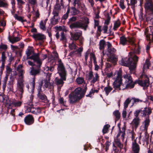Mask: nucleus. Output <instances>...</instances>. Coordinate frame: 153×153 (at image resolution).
Wrapping results in <instances>:
<instances>
[{"label":"nucleus","mask_w":153,"mask_h":153,"mask_svg":"<svg viewBox=\"0 0 153 153\" xmlns=\"http://www.w3.org/2000/svg\"><path fill=\"white\" fill-rule=\"evenodd\" d=\"M122 72L120 70L116 71L114 73V75L116 76V77L113 85L115 89H118L120 90H124L128 88H133L135 82H133L130 75L129 74H126L123 75V77L125 79V83L124 84L122 83Z\"/></svg>","instance_id":"nucleus-1"},{"label":"nucleus","mask_w":153,"mask_h":153,"mask_svg":"<svg viewBox=\"0 0 153 153\" xmlns=\"http://www.w3.org/2000/svg\"><path fill=\"white\" fill-rule=\"evenodd\" d=\"M138 59V57L136 55H134L133 58L122 59L120 61V64L122 65L128 67L130 73H132L136 69Z\"/></svg>","instance_id":"nucleus-2"},{"label":"nucleus","mask_w":153,"mask_h":153,"mask_svg":"<svg viewBox=\"0 0 153 153\" xmlns=\"http://www.w3.org/2000/svg\"><path fill=\"white\" fill-rule=\"evenodd\" d=\"M58 73L60 79H58V91L60 89L66 80L67 71L65 66L61 59L58 58Z\"/></svg>","instance_id":"nucleus-3"},{"label":"nucleus","mask_w":153,"mask_h":153,"mask_svg":"<svg viewBox=\"0 0 153 153\" xmlns=\"http://www.w3.org/2000/svg\"><path fill=\"white\" fill-rule=\"evenodd\" d=\"M84 95L80 88H76L75 90L69 95V102L71 104L75 103L79 101Z\"/></svg>","instance_id":"nucleus-4"},{"label":"nucleus","mask_w":153,"mask_h":153,"mask_svg":"<svg viewBox=\"0 0 153 153\" xmlns=\"http://www.w3.org/2000/svg\"><path fill=\"white\" fill-rule=\"evenodd\" d=\"M140 111L141 116L142 117H145V120L143 122L144 123V129L145 131H147L149 125L150 120L149 119V115L152 112V109L150 108L145 107L144 110L138 109Z\"/></svg>","instance_id":"nucleus-5"},{"label":"nucleus","mask_w":153,"mask_h":153,"mask_svg":"<svg viewBox=\"0 0 153 153\" xmlns=\"http://www.w3.org/2000/svg\"><path fill=\"white\" fill-rule=\"evenodd\" d=\"M119 132L117 135L116 138L114 140V143L120 149L121 151V150L123 149V144L121 143L120 142L119 137L121 136L123 141L124 140L125 136L126 134L125 131L126 130V126L125 125L121 129L120 127H119Z\"/></svg>","instance_id":"nucleus-6"},{"label":"nucleus","mask_w":153,"mask_h":153,"mask_svg":"<svg viewBox=\"0 0 153 153\" xmlns=\"http://www.w3.org/2000/svg\"><path fill=\"white\" fill-rule=\"evenodd\" d=\"M89 23L88 19L87 18H85L84 19V23L79 21L72 23L70 25V27L71 29L74 28H81L86 30L88 27V25Z\"/></svg>","instance_id":"nucleus-7"},{"label":"nucleus","mask_w":153,"mask_h":153,"mask_svg":"<svg viewBox=\"0 0 153 153\" xmlns=\"http://www.w3.org/2000/svg\"><path fill=\"white\" fill-rule=\"evenodd\" d=\"M149 30L146 29L145 32L146 36V40L149 41V42L147 45L146 50H149L150 48V46L151 43L153 42V26H150Z\"/></svg>","instance_id":"nucleus-8"},{"label":"nucleus","mask_w":153,"mask_h":153,"mask_svg":"<svg viewBox=\"0 0 153 153\" xmlns=\"http://www.w3.org/2000/svg\"><path fill=\"white\" fill-rule=\"evenodd\" d=\"M88 80L90 81L91 83L94 84L97 81H99V76L97 73L94 74H93V72L90 71L89 72L88 75L87 76Z\"/></svg>","instance_id":"nucleus-9"},{"label":"nucleus","mask_w":153,"mask_h":153,"mask_svg":"<svg viewBox=\"0 0 153 153\" xmlns=\"http://www.w3.org/2000/svg\"><path fill=\"white\" fill-rule=\"evenodd\" d=\"M40 71V69L39 68L35 69L33 67H32L31 68V71L30 72V74L31 75L34 76V77L32 78V82L31 83L33 90L34 89L35 85V76L39 74Z\"/></svg>","instance_id":"nucleus-10"},{"label":"nucleus","mask_w":153,"mask_h":153,"mask_svg":"<svg viewBox=\"0 0 153 153\" xmlns=\"http://www.w3.org/2000/svg\"><path fill=\"white\" fill-rule=\"evenodd\" d=\"M56 5L52 12L53 16L51 21V24L53 25L57 24V0H56Z\"/></svg>","instance_id":"nucleus-11"},{"label":"nucleus","mask_w":153,"mask_h":153,"mask_svg":"<svg viewBox=\"0 0 153 153\" xmlns=\"http://www.w3.org/2000/svg\"><path fill=\"white\" fill-rule=\"evenodd\" d=\"M140 111V110H136L134 113L135 117L133 120L132 123L133 125L135 126L136 128L138 127L140 123V119L138 117Z\"/></svg>","instance_id":"nucleus-12"},{"label":"nucleus","mask_w":153,"mask_h":153,"mask_svg":"<svg viewBox=\"0 0 153 153\" xmlns=\"http://www.w3.org/2000/svg\"><path fill=\"white\" fill-rule=\"evenodd\" d=\"M27 110L28 112H31L33 114L38 115L41 113L42 109L40 107L35 108L33 105L31 104L30 105L27 106Z\"/></svg>","instance_id":"nucleus-13"},{"label":"nucleus","mask_w":153,"mask_h":153,"mask_svg":"<svg viewBox=\"0 0 153 153\" xmlns=\"http://www.w3.org/2000/svg\"><path fill=\"white\" fill-rule=\"evenodd\" d=\"M29 59L33 60L34 62H36L37 64L36 65L37 68H40L42 65V62L39 57V54H35L30 56Z\"/></svg>","instance_id":"nucleus-14"},{"label":"nucleus","mask_w":153,"mask_h":153,"mask_svg":"<svg viewBox=\"0 0 153 153\" xmlns=\"http://www.w3.org/2000/svg\"><path fill=\"white\" fill-rule=\"evenodd\" d=\"M24 121L26 124L29 126L32 125L34 123V120L33 116L29 114L25 117Z\"/></svg>","instance_id":"nucleus-15"},{"label":"nucleus","mask_w":153,"mask_h":153,"mask_svg":"<svg viewBox=\"0 0 153 153\" xmlns=\"http://www.w3.org/2000/svg\"><path fill=\"white\" fill-rule=\"evenodd\" d=\"M37 96L40 102L45 103H47L48 102L47 96L42 92H38Z\"/></svg>","instance_id":"nucleus-16"},{"label":"nucleus","mask_w":153,"mask_h":153,"mask_svg":"<svg viewBox=\"0 0 153 153\" xmlns=\"http://www.w3.org/2000/svg\"><path fill=\"white\" fill-rule=\"evenodd\" d=\"M36 40H38L43 42L46 39V36L40 33L34 34L32 36Z\"/></svg>","instance_id":"nucleus-17"},{"label":"nucleus","mask_w":153,"mask_h":153,"mask_svg":"<svg viewBox=\"0 0 153 153\" xmlns=\"http://www.w3.org/2000/svg\"><path fill=\"white\" fill-rule=\"evenodd\" d=\"M137 83L140 86L147 87L150 84V82L149 78L147 76H145V78L143 80H139L137 81Z\"/></svg>","instance_id":"nucleus-18"},{"label":"nucleus","mask_w":153,"mask_h":153,"mask_svg":"<svg viewBox=\"0 0 153 153\" xmlns=\"http://www.w3.org/2000/svg\"><path fill=\"white\" fill-rule=\"evenodd\" d=\"M48 59H50V61H52V62H55V64L56 63V61L57 60V53L56 51L53 50L52 53L49 55Z\"/></svg>","instance_id":"nucleus-19"},{"label":"nucleus","mask_w":153,"mask_h":153,"mask_svg":"<svg viewBox=\"0 0 153 153\" xmlns=\"http://www.w3.org/2000/svg\"><path fill=\"white\" fill-rule=\"evenodd\" d=\"M132 148L133 153H139L140 150V146L137 143L136 140L132 143Z\"/></svg>","instance_id":"nucleus-20"},{"label":"nucleus","mask_w":153,"mask_h":153,"mask_svg":"<svg viewBox=\"0 0 153 153\" xmlns=\"http://www.w3.org/2000/svg\"><path fill=\"white\" fill-rule=\"evenodd\" d=\"M107 61L112 63L114 65H115L118 61L117 56L115 54H112L108 56Z\"/></svg>","instance_id":"nucleus-21"},{"label":"nucleus","mask_w":153,"mask_h":153,"mask_svg":"<svg viewBox=\"0 0 153 153\" xmlns=\"http://www.w3.org/2000/svg\"><path fill=\"white\" fill-rule=\"evenodd\" d=\"M145 7L147 10L153 12V4L152 0H145Z\"/></svg>","instance_id":"nucleus-22"},{"label":"nucleus","mask_w":153,"mask_h":153,"mask_svg":"<svg viewBox=\"0 0 153 153\" xmlns=\"http://www.w3.org/2000/svg\"><path fill=\"white\" fill-rule=\"evenodd\" d=\"M82 31L74 33H71V39L73 40L76 41L79 39V37L82 36Z\"/></svg>","instance_id":"nucleus-23"},{"label":"nucleus","mask_w":153,"mask_h":153,"mask_svg":"<svg viewBox=\"0 0 153 153\" xmlns=\"http://www.w3.org/2000/svg\"><path fill=\"white\" fill-rule=\"evenodd\" d=\"M22 79H21L18 82V87L19 90L21 92V95H22L24 92V85Z\"/></svg>","instance_id":"nucleus-24"},{"label":"nucleus","mask_w":153,"mask_h":153,"mask_svg":"<svg viewBox=\"0 0 153 153\" xmlns=\"http://www.w3.org/2000/svg\"><path fill=\"white\" fill-rule=\"evenodd\" d=\"M22 66L20 65L17 68V71L19 72V76L23 78L24 77L23 75L25 73V71L22 69Z\"/></svg>","instance_id":"nucleus-25"},{"label":"nucleus","mask_w":153,"mask_h":153,"mask_svg":"<svg viewBox=\"0 0 153 153\" xmlns=\"http://www.w3.org/2000/svg\"><path fill=\"white\" fill-rule=\"evenodd\" d=\"M127 39L125 36H123L120 37V44L122 45H125L127 44Z\"/></svg>","instance_id":"nucleus-26"},{"label":"nucleus","mask_w":153,"mask_h":153,"mask_svg":"<svg viewBox=\"0 0 153 153\" xmlns=\"http://www.w3.org/2000/svg\"><path fill=\"white\" fill-rule=\"evenodd\" d=\"M126 1L128 2V9H129V6L130 5L131 6V8L134 10L135 7V5L137 3V1L136 0H131L130 4H129L128 0H126Z\"/></svg>","instance_id":"nucleus-27"},{"label":"nucleus","mask_w":153,"mask_h":153,"mask_svg":"<svg viewBox=\"0 0 153 153\" xmlns=\"http://www.w3.org/2000/svg\"><path fill=\"white\" fill-rule=\"evenodd\" d=\"M113 90V88L109 85H107L104 88V91L105 92L107 96H108L109 93Z\"/></svg>","instance_id":"nucleus-28"},{"label":"nucleus","mask_w":153,"mask_h":153,"mask_svg":"<svg viewBox=\"0 0 153 153\" xmlns=\"http://www.w3.org/2000/svg\"><path fill=\"white\" fill-rule=\"evenodd\" d=\"M121 25L120 21L119 19H118L114 22V25L113 27V29L114 30H117Z\"/></svg>","instance_id":"nucleus-29"},{"label":"nucleus","mask_w":153,"mask_h":153,"mask_svg":"<svg viewBox=\"0 0 153 153\" xmlns=\"http://www.w3.org/2000/svg\"><path fill=\"white\" fill-rule=\"evenodd\" d=\"M150 62L149 61V59H147L145 61V63L143 65V71H144V70L146 68H149V66L150 65Z\"/></svg>","instance_id":"nucleus-30"},{"label":"nucleus","mask_w":153,"mask_h":153,"mask_svg":"<svg viewBox=\"0 0 153 153\" xmlns=\"http://www.w3.org/2000/svg\"><path fill=\"white\" fill-rule=\"evenodd\" d=\"M105 45V42L104 40H101L99 42L100 47V50H104Z\"/></svg>","instance_id":"nucleus-31"},{"label":"nucleus","mask_w":153,"mask_h":153,"mask_svg":"<svg viewBox=\"0 0 153 153\" xmlns=\"http://www.w3.org/2000/svg\"><path fill=\"white\" fill-rule=\"evenodd\" d=\"M113 114L115 117L116 120H118L120 118V114L118 110H116L113 112Z\"/></svg>","instance_id":"nucleus-32"},{"label":"nucleus","mask_w":153,"mask_h":153,"mask_svg":"<svg viewBox=\"0 0 153 153\" xmlns=\"http://www.w3.org/2000/svg\"><path fill=\"white\" fill-rule=\"evenodd\" d=\"M15 19L19 21H20L22 22H23L26 21L25 20L23 19V18L21 16H19L17 14H15L13 16Z\"/></svg>","instance_id":"nucleus-33"},{"label":"nucleus","mask_w":153,"mask_h":153,"mask_svg":"<svg viewBox=\"0 0 153 153\" xmlns=\"http://www.w3.org/2000/svg\"><path fill=\"white\" fill-rule=\"evenodd\" d=\"M76 4L77 5V9L80 8L81 5V0H74L73 3L74 6L75 7Z\"/></svg>","instance_id":"nucleus-34"},{"label":"nucleus","mask_w":153,"mask_h":153,"mask_svg":"<svg viewBox=\"0 0 153 153\" xmlns=\"http://www.w3.org/2000/svg\"><path fill=\"white\" fill-rule=\"evenodd\" d=\"M71 8L72 10V11L71 12V13L74 15H75L78 14L79 12V10L75 8V7L74 6V7H71Z\"/></svg>","instance_id":"nucleus-35"},{"label":"nucleus","mask_w":153,"mask_h":153,"mask_svg":"<svg viewBox=\"0 0 153 153\" xmlns=\"http://www.w3.org/2000/svg\"><path fill=\"white\" fill-rule=\"evenodd\" d=\"M110 126L109 124H106L104 126L102 129V132L104 134L107 133L108 131V128Z\"/></svg>","instance_id":"nucleus-36"},{"label":"nucleus","mask_w":153,"mask_h":153,"mask_svg":"<svg viewBox=\"0 0 153 153\" xmlns=\"http://www.w3.org/2000/svg\"><path fill=\"white\" fill-rule=\"evenodd\" d=\"M131 102V100L129 98H127L124 102V108L126 109L128 106V104Z\"/></svg>","instance_id":"nucleus-37"},{"label":"nucleus","mask_w":153,"mask_h":153,"mask_svg":"<svg viewBox=\"0 0 153 153\" xmlns=\"http://www.w3.org/2000/svg\"><path fill=\"white\" fill-rule=\"evenodd\" d=\"M108 53H109V55L115 54L114 53L116 52V50L113 48H112L108 49Z\"/></svg>","instance_id":"nucleus-38"},{"label":"nucleus","mask_w":153,"mask_h":153,"mask_svg":"<svg viewBox=\"0 0 153 153\" xmlns=\"http://www.w3.org/2000/svg\"><path fill=\"white\" fill-rule=\"evenodd\" d=\"M76 81L78 84H81L83 83L85 81L83 78L79 77L76 79Z\"/></svg>","instance_id":"nucleus-39"},{"label":"nucleus","mask_w":153,"mask_h":153,"mask_svg":"<svg viewBox=\"0 0 153 153\" xmlns=\"http://www.w3.org/2000/svg\"><path fill=\"white\" fill-rule=\"evenodd\" d=\"M39 27L40 28L43 30H45L46 28L45 27V24H44L43 21H41L40 23Z\"/></svg>","instance_id":"nucleus-40"},{"label":"nucleus","mask_w":153,"mask_h":153,"mask_svg":"<svg viewBox=\"0 0 153 153\" xmlns=\"http://www.w3.org/2000/svg\"><path fill=\"white\" fill-rule=\"evenodd\" d=\"M44 82L45 83L44 86L45 87L47 88L48 87H50L51 86V84L50 82H49L47 80V79H44Z\"/></svg>","instance_id":"nucleus-41"},{"label":"nucleus","mask_w":153,"mask_h":153,"mask_svg":"<svg viewBox=\"0 0 153 153\" xmlns=\"http://www.w3.org/2000/svg\"><path fill=\"white\" fill-rule=\"evenodd\" d=\"M7 58L5 56V52H3L1 53V62H5V61Z\"/></svg>","instance_id":"nucleus-42"},{"label":"nucleus","mask_w":153,"mask_h":153,"mask_svg":"<svg viewBox=\"0 0 153 153\" xmlns=\"http://www.w3.org/2000/svg\"><path fill=\"white\" fill-rule=\"evenodd\" d=\"M61 38L60 40L63 42H65L66 40V37L64 33L62 32L61 33Z\"/></svg>","instance_id":"nucleus-43"},{"label":"nucleus","mask_w":153,"mask_h":153,"mask_svg":"<svg viewBox=\"0 0 153 153\" xmlns=\"http://www.w3.org/2000/svg\"><path fill=\"white\" fill-rule=\"evenodd\" d=\"M43 83V81H41L40 82H39V86L38 87V92H42V87Z\"/></svg>","instance_id":"nucleus-44"},{"label":"nucleus","mask_w":153,"mask_h":153,"mask_svg":"<svg viewBox=\"0 0 153 153\" xmlns=\"http://www.w3.org/2000/svg\"><path fill=\"white\" fill-rule=\"evenodd\" d=\"M20 40V38L18 37H14L12 39V40H10V41L12 43H14L16 42L19 41Z\"/></svg>","instance_id":"nucleus-45"},{"label":"nucleus","mask_w":153,"mask_h":153,"mask_svg":"<svg viewBox=\"0 0 153 153\" xmlns=\"http://www.w3.org/2000/svg\"><path fill=\"white\" fill-rule=\"evenodd\" d=\"M127 39L128 42L131 45L134 44L135 39L133 38H129Z\"/></svg>","instance_id":"nucleus-46"},{"label":"nucleus","mask_w":153,"mask_h":153,"mask_svg":"<svg viewBox=\"0 0 153 153\" xmlns=\"http://www.w3.org/2000/svg\"><path fill=\"white\" fill-rule=\"evenodd\" d=\"M120 7L122 9H124L126 8L124 4V0H121L120 1Z\"/></svg>","instance_id":"nucleus-47"},{"label":"nucleus","mask_w":153,"mask_h":153,"mask_svg":"<svg viewBox=\"0 0 153 153\" xmlns=\"http://www.w3.org/2000/svg\"><path fill=\"white\" fill-rule=\"evenodd\" d=\"M69 47L71 50H73L75 49L76 46L75 44L73 42L72 43L69 45Z\"/></svg>","instance_id":"nucleus-48"},{"label":"nucleus","mask_w":153,"mask_h":153,"mask_svg":"<svg viewBox=\"0 0 153 153\" xmlns=\"http://www.w3.org/2000/svg\"><path fill=\"white\" fill-rule=\"evenodd\" d=\"M108 28V26L107 25H104L103 26L102 30L103 31L104 33H107Z\"/></svg>","instance_id":"nucleus-49"},{"label":"nucleus","mask_w":153,"mask_h":153,"mask_svg":"<svg viewBox=\"0 0 153 153\" xmlns=\"http://www.w3.org/2000/svg\"><path fill=\"white\" fill-rule=\"evenodd\" d=\"M99 88L97 90L94 89L93 88L90 91L89 94L88 95H87L86 96H88V95H91V94L94 93L95 92L97 93L99 91Z\"/></svg>","instance_id":"nucleus-50"},{"label":"nucleus","mask_w":153,"mask_h":153,"mask_svg":"<svg viewBox=\"0 0 153 153\" xmlns=\"http://www.w3.org/2000/svg\"><path fill=\"white\" fill-rule=\"evenodd\" d=\"M1 7H5L7 6H8V4L7 2L5 1H3L1 0Z\"/></svg>","instance_id":"nucleus-51"},{"label":"nucleus","mask_w":153,"mask_h":153,"mask_svg":"<svg viewBox=\"0 0 153 153\" xmlns=\"http://www.w3.org/2000/svg\"><path fill=\"white\" fill-rule=\"evenodd\" d=\"M58 30H62L63 31H65V32H66L67 31L66 29L64 26H59L58 27Z\"/></svg>","instance_id":"nucleus-52"},{"label":"nucleus","mask_w":153,"mask_h":153,"mask_svg":"<svg viewBox=\"0 0 153 153\" xmlns=\"http://www.w3.org/2000/svg\"><path fill=\"white\" fill-rule=\"evenodd\" d=\"M7 48V47L6 45L2 44L0 45V50L2 49L3 50H6Z\"/></svg>","instance_id":"nucleus-53"},{"label":"nucleus","mask_w":153,"mask_h":153,"mask_svg":"<svg viewBox=\"0 0 153 153\" xmlns=\"http://www.w3.org/2000/svg\"><path fill=\"white\" fill-rule=\"evenodd\" d=\"M33 51L31 50L28 49L27 51H26V53L27 57L29 56Z\"/></svg>","instance_id":"nucleus-54"},{"label":"nucleus","mask_w":153,"mask_h":153,"mask_svg":"<svg viewBox=\"0 0 153 153\" xmlns=\"http://www.w3.org/2000/svg\"><path fill=\"white\" fill-rule=\"evenodd\" d=\"M59 103L62 105H64V103L65 102L64 101L63 98L61 97H60L59 99Z\"/></svg>","instance_id":"nucleus-55"},{"label":"nucleus","mask_w":153,"mask_h":153,"mask_svg":"<svg viewBox=\"0 0 153 153\" xmlns=\"http://www.w3.org/2000/svg\"><path fill=\"white\" fill-rule=\"evenodd\" d=\"M29 3L31 5H34L36 4V0H29Z\"/></svg>","instance_id":"nucleus-56"},{"label":"nucleus","mask_w":153,"mask_h":153,"mask_svg":"<svg viewBox=\"0 0 153 153\" xmlns=\"http://www.w3.org/2000/svg\"><path fill=\"white\" fill-rule=\"evenodd\" d=\"M113 149L115 151V152L117 153L119 151V150L117 149V147L115 146L114 143L113 144Z\"/></svg>","instance_id":"nucleus-57"},{"label":"nucleus","mask_w":153,"mask_h":153,"mask_svg":"<svg viewBox=\"0 0 153 153\" xmlns=\"http://www.w3.org/2000/svg\"><path fill=\"white\" fill-rule=\"evenodd\" d=\"M76 19L77 18L76 17L73 16L70 19L69 22H75L76 20Z\"/></svg>","instance_id":"nucleus-58"},{"label":"nucleus","mask_w":153,"mask_h":153,"mask_svg":"<svg viewBox=\"0 0 153 153\" xmlns=\"http://www.w3.org/2000/svg\"><path fill=\"white\" fill-rule=\"evenodd\" d=\"M91 55L93 59L94 65L97 64V62L96 60V57L95 55L94 54H91Z\"/></svg>","instance_id":"nucleus-59"},{"label":"nucleus","mask_w":153,"mask_h":153,"mask_svg":"<svg viewBox=\"0 0 153 153\" xmlns=\"http://www.w3.org/2000/svg\"><path fill=\"white\" fill-rule=\"evenodd\" d=\"M122 117L123 118H126L127 114V112L126 111V109L124 108V110L122 112Z\"/></svg>","instance_id":"nucleus-60"},{"label":"nucleus","mask_w":153,"mask_h":153,"mask_svg":"<svg viewBox=\"0 0 153 153\" xmlns=\"http://www.w3.org/2000/svg\"><path fill=\"white\" fill-rule=\"evenodd\" d=\"M6 69L7 71V74H8V73H9V74L12 71V69H11L10 67L8 65L6 66Z\"/></svg>","instance_id":"nucleus-61"},{"label":"nucleus","mask_w":153,"mask_h":153,"mask_svg":"<svg viewBox=\"0 0 153 153\" xmlns=\"http://www.w3.org/2000/svg\"><path fill=\"white\" fill-rule=\"evenodd\" d=\"M132 99L133 100L134 102H142L143 101L142 100H140L138 98H132Z\"/></svg>","instance_id":"nucleus-62"},{"label":"nucleus","mask_w":153,"mask_h":153,"mask_svg":"<svg viewBox=\"0 0 153 153\" xmlns=\"http://www.w3.org/2000/svg\"><path fill=\"white\" fill-rule=\"evenodd\" d=\"M9 76V73L8 74H7V73H6V76L4 78V83H6L7 81V80H8V77Z\"/></svg>","instance_id":"nucleus-63"},{"label":"nucleus","mask_w":153,"mask_h":153,"mask_svg":"<svg viewBox=\"0 0 153 153\" xmlns=\"http://www.w3.org/2000/svg\"><path fill=\"white\" fill-rule=\"evenodd\" d=\"M14 59V57L12 56V54H11V55L9 59V61L10 63V64L11 63L12 61Z\"/></svg>","instance_id":"nucleus-64"}]
</instances>
